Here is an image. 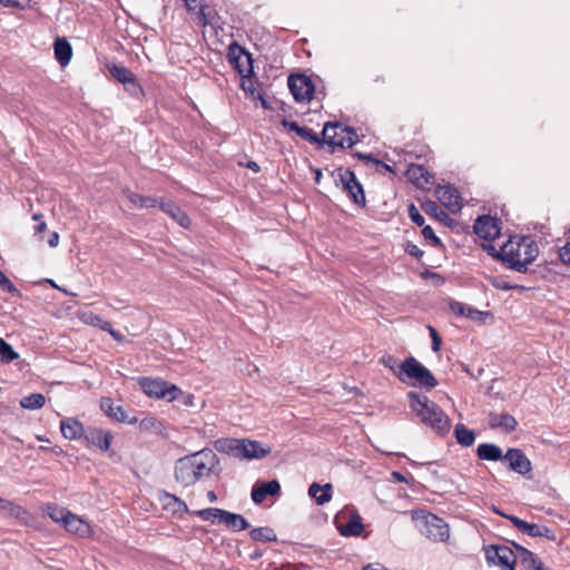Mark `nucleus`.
I'll use <instances>...</instances> for the list:
<instances>
[{
	"label": "nucleus",
	"mask_w": 570,
	"mask_h": 570,
	"mask_svg": "<svg viewBox=\"0 0 570 570\" xmlns=\"http://www.w3.org/2000/svg\"><path fill=\"white\" fill-rule=\"evenodd\" d=\"M220 473L219 458L210 449H203L178 459L174 468L175 480L183 487H191L204 478Z\"/></svg>",
	"instance_id": "obj_1"
},
{
	"label": "nucleus",
	"mask_w": 570,
	"mask_h": 570,
	"mask_svg": "<svg viewBox=\"0 0 570 570\" xmlns=\"http://www.w3.org/2000/svg\"><path fill=\"white\" fill-rule=\"evenodd\" d=\"M539 255L537 243L529 236L511 237L493 254L510 269L525 273Z\"/></svg>",
	"instance_id": "obj_2"
},
{
	"label": "nucleus",
	"mask_w": 570,
	"mask_h": 570,
	"mask_svg": "<svg viewBox=\"0 0 570 570\" xmlns=\"http://www.w3.org/2000/svg\"><path fill=\"white\" fill-rule=\"evenodd\" d=\"M407 399L410 407L420 417L422 423L429 425L441 435L450 431L451 420L435 402L414 391L407 393Z\"/></svg>",
	"instance_id": "obj_3"
},
{
	"label": "nucleus",
	"mask_w": 570,
	"mask_h": 570,
	"mask_svg": "<svg viewBox=\"0 0 570 570\" xmlns=\"http://www.w3.org/2000/svg\"><path fill=\"white\" fill-rule=\"evenodd\" d=\"M396 377L402 383L428 390L434 389L438 385V380L431 371L413 356L406 357L399 365Z\"/></svg>",
	"instance_id": "obj_4"
},
{
	"label": "nucleus",
	"mask_w": 570,
	"mask_h": 570,
	"mask_svg": "<svg viewBox=\"0 0 570 570\" xmlns=\"http://www.w3.org/2000/svg\"><path fill=\"white\" fill-rule=\"evenodd\" d=\"M323 144L328 145L333 149L335 147L351 148L357 141V134L351 127H342L338 122H326L323 131Z\"/></svg>",
	"instance_id": "obj_5"
},
{
	"label": "nucleus",
	"mask_w": 570,
	"mask_h": 570,
	"mask_svg": "<svg viewBox=\"0 0 570 570\" xmlns=\"http://www.w3.org/2000/svg\"><path fill=\"white\" fill-rule=\"evenodd\" d=\"M138 382L144 393L150 397L174 401L181 393L180 389L175 384H169L159 379L140 377Z\"/></svg>",
	"instance_id": "obj_6"
},
{
	"label": "nucleus",
	"mask_w": 570,
	"mask_h": 570,
	"mask_svg": "<svg viewBox=\"0 0 570 570\" xmlns=\"http://www.w3.org/2000/svg\"><path fill=\"white\" fill-rule=\"evenodd\" d=\"M485 560L489 564L498 566L502 570H514L515 548L503 544H491L485 548Z\"/></svg>",
	"instance_id": "obj_7"
},
{
	"label": "nucleus",
	"mask_w": 570,
	"mask_h": 570,
	"mask_svg": "<svg viewBox=\"0 0 570 570\" xmlns=\"http://www.w3.org/2000/svg\"><path fill=\"white\" fill-rule=\"evenodd\" d=\"M337 171L342 189L354 204L364 207L366 204L364 189L361 183L356 179L355 174L350 169L343 170L342 168Z\"/></svg>",
	"instance_id": "obj_8"
},
{
	"label": "nucleus",
	"mask_w": 570,
	"mask_h": 570,
	"mask_svg": "<svg viewBox=\"0 0 570 570\" xmlns=\"http://www.w3.org/2000/svg\"><path fill=\"white\" fill-rule=\"evenodd\" d=\"M288 88L297 102H309L315 92L312 79L305 75H291Z\"/></svg>",
	"instance_id": "obj_9"
},
{
	"label": "nucleus",
	"mask_w": 570,
	"mask_h": 570,
	"mask_svg": "<svg viewBox=\"0 0 570 570\" xmlns=\"http://www.w3.org/2000/svg\"><path fill=\"white\" fill-rule=\"evenodd\" d=\"M498 513L500 514V512ZM501 515L507 518L520 532L525 533L532 538H546L550 541L557 540L556 532L546 525L529 523L515 515H505L503 513H501Z\"/></svg>",
	"instance_id": "obj_10"
},
{
	"label": "nucleus",
	"mask_w": 570,
	"mask_h": 570,
	"mask_svg": "<svg viewBox=\"0 0 570 570\" xmlns=\"http://www.w3.org/2000/svg\"><path fill=\"white\" fill-rule=\"evenodd\" d=\"M509 470L520 474L528 475L532 471V464L529 458L521 449L509 448L502 460Z\"/></svg>",
	"instance_id": "obj_11"
},
{
	"label": "nucleus",
	"mask_w": 570,
	"mask_h": 570,
	"mask_svg": "<svg viewBox=\"0 0 570 570\" xmlns=\"http://www.w3.org/2000/svg\"><path fill=\"white\" fill-rule=\"evenodd\" d=\"M474 233L483 239L492 240L500 235V222L490 215L479 216L473 224Z\"/></svg>",
	"instance_id": "obj_12"
},
{
	"label": "nucleus",
	"mask_w": 570,
	"mask_h": 570,
	"mask_svg": "<svg viewBox=\"0 0 570 570\" xmlns=\"http://www.w3.org/2000/svg\"><path fill=\"white\" fill-rule=\"evenodd\" d=\"M100 409L107 416L120 423L135 424L138 421L136 416L130 417L125 409L116 405L110 397H101Z\"/></svg>",
	"instance_id": "obj_13"
},
{
	"label": "nucleus",
	"mask_w": 570,
	"mask_h": 570,
	"mask_svg": "<svg viewBox=\"0 0 570 570\" xmlns=\"http://www.w3.org/2000/svg\"><path fill=\"white\" fill-rule=\"evenodd\" d=\"M109 72L115 79L121 82L131 95H137L141 91V87L137 82L135 75L128 68L112 65L109 67Z\"/></svg>",
	"instance_id": "obj_14"
},
{
	"label": "nucleus",
	"mask_w": 570,
	"mask_h": 570,
	"mask_svg": "<svg viewBox=\"0 0 570 570\" xmlns=\"http://www.w3.org/2000/svg\"><path fill=\"white\" fill-rule=\"evenodd\" d=\"M240 460H261L272 452L271 446H264L258 441L240 440Z\"/></svg>",
	"instance_id": "obj_15"
},
{
	"label": "nucleus",
	"mask_w": 570,
	"mask_h": 570,
	"mask_svg": "<svg viewBox=\"0 0 570 570\" xmlns=\"http://www.w3.org/2000/svg\"><path fill=\"white\" fill-rule=\"evenodd\" d=\"M87 445H92L101 451H108L114 439L110 431L89 426L86 430L85 438Z\"/></svg>",
	"instance_id": "obj_16"
},
{
	"label": "nucleus",
	"mask_w": 570,
	"mask_h": 570,
	"mask_svg": "<svg viewBox=\"0 0 570 570\" xmlns=\"http://www.w3.org/2000/svg\"><path fill=\"white\" fill-rule=\"evenodd\" d=\"M438 199L451 212L462 208L461 197L458 189L451 185L439 186L435 190Z\"/></svg>",
	"instance_id": "obj_17"
},
{
	"label": "nucleus",
	"mask_w": 570,
	"mask_h": 570,
	"mask_svg": "<svg viewBox=\"0 0 570 570\" xmlns=\"http://www.w3.org/2000/svg\"><path fill=\"white\" fill-rule=\"evenodd\" d=\"M159 208L179 226L188 228L191 224L188 215L173 200L159 198Z\"/></svg>",
	"instance_id": "obj_18"
},
{
	"label": "nucleus",
	"mask_w": 570,
	"mask_h": 570,
	"mask_svg": "<svg viewBox=\"0 0 570 570\" xmlns=\"http://www.w3.org/2000/svg\"><path fill=\"white\" fill-rule=\"evenodd\" d=\"M281 492V484L277 480L256 482L252 489V500L261 504L267 495H277Z\"/></svg>",
	"instance_id": "obj_19"
},
{
	"label": "nucleus",
	"mask_w": 570,
	"mask_h": 570,
	"mask_svg": "<svg viewBox=\"0 0 570 570\" xmlns=\"http://www.w3.org/2000/svg\"><path fill=\"white\" fill-rule=\"evenodd\" d=\"M406 176L419 188H428L433 183V176L423 165L411 164L407 167Z\"/></svg>",
	"instance_id": "obj_20"
},
{
	"label": "nucleus",
	"mask_w": 570,
	"mask_h": 570,
	"mask_svg": "<svg viewBox=\"0 0 570 570\" xmlns=\"http://www.w3.org/2000/svg\"><path fill=\"white\" fill-rule=\"evenodd\" d=\"M489 426L491 429H500L507 433H512L517 430L518 422L509 413H495L490 412L489 413Z\"/></svg>",
	"instance_id": "obj_21"
},
{
	"label": "nucleus",
	"mask_w": 570,
	"mask_h": 570,
	"mask_svg": "<svg viewBox=\"0 0 570 570\" xmlns=\"http://www.w3.org/2000/svg\"><path fill=\"white\" fill-rule=\"evenodd\" d=\"M60 431L68 440L85 438L86 430L82 423L75 417H65L60 421Z\"/></svg>",
	"instance_id": "obj_22"
},
{
	"label": "nucleus",
	"mask_w": 570,
	"mask_h": 570,
	"mask_svg": "<svg viewBox=\"0 0 570 570\" xmlns=\"http://www.w3.org/2000/svg\"><path fill=\"white\" fill-rule=\"evenodd\" d=\"M159 500L163 502L164 508L166 510L171 511L174 514L183 515L190 513L186 502L176 497L175 494H171L167 491H161L159 493Z\"/></svg>",
	"instance_id": "obj_23"
},
{
	"label": "nucleus",
	"mask_w": 570,
	"mask_h": 570,
	"mask_svg": "<svg viewBox=\"0 0 570 570\" xmlns=\"http://www.w3.org/2000/svg\"><path fill=\"white\" fill-rule=\"evenodd\" d=\"M63 528L81 538H89L92 533L90 524L72 512L67 517Z\"/></svg>",
	"instance_id": "obj_24"
},
{
	"label": "nucleus",
	"mask_w": 570,
	"mask_h": 570,
	"mask_svg": "<svg viewBox=\"0 0 570 570\" xmlns=\"http://www.w3.org/2000/svg\"><path fill=\"white\" fill-rule=\"evenodd\" d=\"M428 537L434 541H445L449 539V527L442 519L432 515L431 520L426 521Z\"/></svg>",
	"instance_id": "obj_25"
},
{
	"label": "nucleus",
	"mask_w": 570,
	"mask_h": 570,
	"mask_svg": "<svg viewBox=\"0 0 570 570\" xmlns=\"http://www.w3.org/2000/svg\"><path fill=\"white\" fill-rule=\"evenodd\" d=\"M216 451L240 460V440L222 438L215 441Z\"/></svg>",
	"instance_id": "obj_26"
},
{
	"label": "nucleus",
	"mask_w": 570,
	"mask_h": 570,
	"mask_svg": "<svg viewBox=\"0 0 570 570\" xmlns=\"http://www.w3.org/2000/svg\"><path fill=\"white\" fill-rule=\"evenodd\" d=\"M502 449L494 443H480L476 448V456L482 461H502Z\"/></svg>",
	"instance_id": "obj_27"
},
{
	"label": "nucleus",
	"mask_w": 570,
	"mask_h": 570,
	"mask_svg": "<svg viewBox=\"0 0 570 570\" xmlns=\"http://www.w3.org/2000/svg\"><path fill=\"white\" fill-rule=\"evenodd\" d=\"M332 484L326 483L324 485H320L314 482L308 488V495L315 500L317 505H323L331 501L332 499Z\"/></svg>",
	"instance_id": "obj_28"
},
{
	"label": "nucleus",
	"mask_w": 570,
	"mask_h": 570,
	"mask_svg": "<svg viewBox=\"0 0 570 570\" xmlns=\"http://www.w3.org/2000/svg\"><path fill=\"white\" fill-rule=\"evenodd\" d=\"M220 523L226 524V527H228L235 532L243 531L249 528V523L242 514L233 513L226 510L222 512Z\"/></svg>",
	"instance_id": "obj_29"
},
{
	"label": "nucleus",
	"mask_w": 570,
	"mask_h": 570,
	"mask_svg": "<svg viewBox=\"0 0 570 570\" xmlns=\"http://www.w3.org/2000/svg\"><path fill=\"white\" fill-rule=\"evenodd\" d=\"M55 57L61 66H67L72 56V48L66 38H57L53 45Z\"/></svg>",
	"instance_id": "obj_30"
},
{
	"label": "nucleus",
	"mask_w": 570,
	"mask_h": 570,
	"mask_svg": "<svg viewBox=\"0 0 570 570\" xmlns=\"http://www.w3.org/2000/svg\"><path fill=\"white\" fill-rule=\"evenodd\" d=\"M513 548H515V563L520 561L527 570H533L537 562L541 561L533 552L520 544L513 543Z\"/></svg>",
	"instance_id": "obj_31"
},
{
	"label": "nucleus",
	"mask_w": 570,
	"mask_h": 570,
	"mask_svg": "<svg viewBox=\"0 0 570 570\" xmlns=\"http://www.w3.org/2000/svg\"><path fill=\"white\" fill-rule=\"evenodd\" d=\"M363 530L364 525L357 513L352 514L345 524L338 527V531L343 537H358Z\"/></svg>",
	"instance_id": "obj_32"
},
{
	"label": "nucleus",
	"mask_w": 570,
	"mask_h": 570,
	"mask_svg": "<svg viewBox=\"0 0 570 570\" xmlns=\"http://www.w3.org/2000/svg\"><path fill=\"white\" fill-rule=\"evenodd\" d=\"M128 200L138 208H154L159 205V199L150 196H142L129 189L124 190Z\"/></svg>",
	"instance_id": "obj_33"
},
{
	"label": "nucleus",
	"mask_w": 570,
	"mask_h": 570,
	"mask_svg": "<svg viewBox=\"0 0 570 570\" xmlns=\"http://www.w3.org/2000/svg\"><path fill=\"white\" fill-rule=\"evenodd\" d=\"M236 48L239 51V56H234L233 58H230V60L235 62L238 72L243 76H248L253 73V62L250 55L240 47Z\"/></svg>",
	"instance_id": "obj_34"
},
{
	"label": "nucleus",
	"mask_w": 570,
	"mask_h": 570,
	"mask_svg": "<svg viewBox=\"0 0 570 570\" xmlns=\"http://www.w3.org/2000/svg\"><path fill=\"white\" fill-rule=\"evenodd\" d=\"M456 442L462 446H471L475 441V434L464 424L458 423L454 428Z\"/></svg>",
	"instance_id": "obj_35"
},
{
	"label": "nucleus",
	"mask_w": 570,
	"mask_h": 570,
	"mask_svg": "<svg viewBox=\"0 0 570 570\" xmlns=\"http://www.w3.org/2000/svg\"><path fill=\"white\" fill-rule=\"evenodd\" d=\"M0 511L4 515L14 517L17 519H23L27 515V510L21 505L14 504L12 501L2 499L0 497Z\"/></svg>",
	"instance_id": "obj_36"
},
{
	"label": "nucleus",
	"mask_w": 570,
	"mask_h": 570,
	"mask_svg": "<svg viewBox=\"0 0 570 570\" xmlns=\"http://www.w3.org/2000/svg\"><path fill=\"white\" fill-rule=\"evenodd\" d=\"M249 537L258 542H274L277 540L275 531L269 527L254 528L249 531Z\"/></svg>",
	"instance_id": "obj_37"
},
{
	"label": "nucleus",
	"mask_w": 570,
	"mask_h": 570,
	"mask_svg": "<svg viewBox=\"0 0 570 570\" xmlns=\"http://www.w3.org/2000/svg\"><path fill=\"white\" fill-rule=\"evenodd\" d=\"M46 404V397L41 393H31L20 400V406L26 410H39Z\"/></svg>",
	"instance_id": "obj_38"
},
{
	"label": "nucleus",
	"mask_w": 570,
	"mask_h": 570,
	"mask_svg": "<svg viewBox=\"0 0 570 570\" xmlns=\"http://www.w3.org/2000/svg\"><path fill=\"white\" fill-rule=\"evenodd\" d=\"M45 511L52 521L61 523L62 525L65 524L67 517L70 514L69 510L53 503H48Z\"/></svg>",
	"instance_id": "obj_39"
},
{
	"label": "nucleus",
	"mask_w": 570,
	"mask_h": 570,
	"mask_svg": "<svg viewBox=\"0 0 570 570\" xmlns=\"http://www.w3.org/2000/svg\"><path fill=\"white\" fill-rule=\"evenodd\" d=\"M223 509L218 508H206L197 511H193V514L198 515L203 520L212 521L213 523H220Z\"/></svg>",
	"instance_id": "obj_40"
},
{
	"label": "nucleus",
	"mask_w": 570,
	"mask_h": 570,
	"mask_svg": "<svg viewBox=\"0 0 570 570\" xmlns=\"http://www.w3.org/2000/svg\"><path fill=\"white\" fill-rule=\"evenodd\" d=\"M19 357V354L3 338L0 337V360L3 363H10Z\"/></svg>",
	"instance_id": "obj_41"
},
{
	"label": "nucleus",
	"mask_w": 570,
	"mask_h": 570,
	"mask_svg": "<svg viewBox=\"0 0 570 570\" xmlns=\"http://www.w3.org/2000/svg\"><path fill=\"white\" fill-rule=\"evenodd\" d=\"M492 285L497 289H501V291H511V289L524 291L525 289L524 286L510 283V282H508V281H505L503 278H495V279H493Z\"/></svg>",
	"instance_id": "obj_42"
},
{
	"label": "nucleus",
	"mask_w": 570,
	"mask_h": 570,
	"mask_svg": "<svg viewBox=\"0 0 570 570\" xmlns=\"http://www.w3.org/2000/svg\"><path fill=\"white\" fill-rule=\"evenodd\" d=\"M87 323L94 325V326H98L99 328H101L102 331H110V325L111 323L101 318L99 315H96V314H92L90 313L86 320Z\"/></svg>",
	"instance_id": "obj_43"
},
{
	"label": "nucleus",
	"mask_w": 570,
	"mask_h": 570,
	"mask_svg": "<svg viewBox=\"0 0 570 570\" xmlns=\"http://www.w3.org/2000/svg\"><path fill=\"white\" fill-rule=\"evenodd\" d=\"M566 235H567L566 243L563 246H561L559 248L558 254H559L560 261L563 264L570 265V230H568V233Z\"/></svg>",
	"instance_id": "obj_44"
},
{
	"label": "nucleus",
	"mask_w": 570,
	"mask_h": 570,
	"mask_svg": "<svg viewBox=\"0 0 570 570\" xmlns=\"http://www.w3.org/2000/svg\"><path fill=\"white\" fill-rule=\"evenodd\" d=\"M298 136L312 144L323 145V138L321 139L320 136L316 132H314L311 128L303 127L302 130H299Z\"/></svg>",
	"instance_id": "obj_45"
},
{
	"label": "nucleus",
	"mask_w": 570,
	"mask_h": 570,
	"mask_svg": "<svg viewBox=\"0 0 570 570\" xmlns=\"http://www.w3.org/2000/svg\"><path fill=\"white\" fill-rule=\"evenodd\" d=\"M489 315H490L489 312H482V311L473 308L469 305H468V309L465 313V317H468L472 321L481 322V323H483Z\"/></svg>",
	"instance_id": "obj_46"
},
{
	"label": "nucleus",
	"mask_w": 570,
	"mask_h": 570,
	"mask_svg": "<svg viewBox=\"0 0 570 570\" xmlns=\"http://www.w3.org/2000/svg\"><path fill=\"white\" fill-rule=\"evenodd\" d=\"M422 235L425 239L431 240L433 246H436V247L443 246L441 239L435 235L433 228L430 225L423 226Z\"/></svg>",
	"instance_id": "obj_47"
},
{
	"label": "nucleus",
	"mask_w": 570,
	"mask_h": 570,
	"mask_svg": "<svg viewBox=\"0 0 570 570\" xmlns=\"http://www.w3.org/2000/svg\"><path fill=\"white\" fill-rule=\"evenodd\" d=\"M140 428L144 430L159 431L161 423L154 416H146L140 421Z\"/></svg>",
	"instance_id": "obj_48"
},
{
	"label": "nucleus",
	"mask_w": 570,
	"mask_h": 570,
	"mask_svg": "<svg viewBox=\"0 0 570 570\" xmlns=\"http://www.w3.org/2000/svg\"><path fill=\"white\" fill-rule=\"evenodd\" d=\"M409 217L411 218V220L416 224L417 226H424V217L421 215V213L419 212V209L415 207L414 204H411L409 206Z\"/></svg>",
	"instance_id": "obj_49"
},
{
	"label": "nucleus",
	"mask_w": 570,
	"mask_h": 570,
	"mask_svg": "<svg viewBox=\"0 0 570 570\" xmlns=\"http://www.w3.org/2000/svg\"><path fill=\"white\" fill-rule=\"evenodd\" d=\"M428 328H429L430 336L432 340V351L438 352V351H440V347L442 344L441 336L439 335L438 331L433 326L429 325Z\"/></svg>",
	"instance_id": "obj_50"
},
{
	"label": "nucleus",
	"mask_w": 570,
	"mask_h": 570,
	"mask_svg": "<svg viewBox=\"0 0 570 570\" xmlns=\"http://www.w3.org/2000/svg\"><path fill=\"white\" fill-rule=\"evenodd\" d=\"M450 309L458 316H465L468 305L458 301H451L449 303Z\"/></svg>",
	"instance_id": "obj_51"
},
{
	"label": "nucleus",
	"mask_w": 570,
	"mask_h": 570,
	"mask_svg": "<svg viewBox=\"0 0 570 570\" xmlns=\"http://www.w3.org/2000/svg\"><path fill=\"white\" fill-rule=\"evenodd\" d=\"M404 249H405V252L409 255H411V256H413V257H415L417 259H420L424 255V252L422 249H420L415 244H413L411 242H407L405 244Z\"/></svg>",
	"instance_id": "obj_52"
},
{
	"label": "nucleus",
	"mask_w": 570,
	"mask_h": 570,
	"mask_svg": "<svg viewBox=\"0 0 570 570\" xmlns=\"http://www.w3.org/2000/svg\"><path fill=\"white\" fill-rule=\"evenodd\" d=\"M357 157L360 159H363L365 160L366 163H373V164H376V165H381L383 166L386 170L389 171H393L392 167L384 164L383 161L376 159L374 156H372L371 154L370 155H364V154H357Z\"/></svg>",
	"instance_id": "obj_53"
},
{
	"label": "nucleus",
	"mask_w": 570,
	"mask_h": 570,
	"mask_svg": "<svg viewBox=\"0 0 570 570\" xmlns=\"http://www.w3.org/2000/svg\"><path fill=\"white\" fill-rule=\"evenodd\" d=\"M382 363L384 364L385 367L390 368L393 372V374L396 376L399 365L396 363V360L393 356H391V355L383 356Z\"/></svg>",
	"instance_id": "obj_54"
},
{
	"label": "nucleus",
	"mask_w": 570,
	"mask_h": 570,
	"mask_svg": "<svg viewBox=\"0 0 570 570\" xmlns=\"http://www.w3.org/2000/svg\"><path fill=\"white\" fill-rule=\"evenodd\" d=\"M282 126L286 129H288L289 131H294L296 132L297 135H299V130H302V126H299L297 122L295 121H291V120H287L286 118H283L282 121H281Z\"/></svg>",
	"instance_id": "obj_55"
},
{
	"label": "nucleus",
	"mask_w": 570,
	"mask_h": 570,
	"mask_svg": "<svg viewBox=\"0 0 570 570\" xmlns=\"http://www.w3.org/2000/svg\"><path fill=\"white\" fill-rule=\"evenodd\" d=\"M26 0H0V3L4 7H11V8H24Z\"/></svg>",
	"instance_id": "obj_56"
},
{
	"label": "nucleus",
	"mask_w": 570,
	"mask_h": 570,
	"mask_svg": "<svg viewBox=\"0 0 570 570\" xmlns=\"http://www.w3.org/2000/svg\"><path fill=\"white\" fill-rule=\"evenodd\" d=\"M423 208L425 213L434 214L435 216H438V210L440 209L435 202H428L426 204L423 205Z\"/></svg>",
	"instance_id": "obj_57"
},
{
	"label": "nucleus",
	"mask_w": 570,
	"mask_h": 570,
	"mask_svg": "<svg viewBox=\"0 0 570 570\" xmlns=\"http://www.w3.org/2000/svg\"><path fill=\"white\" fill-rule=\"evenodd\" d=\"M188 11H194L200 7V0H183Z\"/></svg>",
	"instance_id": "obj_58"
},
{
	"label": "nucleus",
	"mask_w": 570,
	"mask_h": 570,
	"mask_svg": "<svg viewBox=\"0 0 570 570\" xmlns=\"http://www.w3.org/2000/svg\"><path fill=\"white\" fill-rule=\"evenodd\" d=\"M363 570H390V569L385 568L380 562H375V563H370V564L364 566Z\"/></svg>",
	"instance_id": "obj_59"
},
{
	"label": "nucleus",
	"mask_w": 570,
	"mask_h": 570,
	"mask_svg": "<svg viewBox=\"0 0 570 570\" xmlns=\"http://www.w3.org/2000/svg\"><path fill=\"white\" fill-rule=\"evenodd\" d=\"M58 242H59V235H58V233L53 232L48 239V244L50 247H56L58 245Z\"/></svg>",
	"instance_id": "obj_60"
},
{
	"label": "nucleus",
	"mask_w": 570,
	"mask_h": 570,
	"mask_svg": "<svg viewBox=\"0 0 570 570\" xmlns=\"http://www.w3.org/2000/svg\"><path fill=\"white\" fill-rule=\"evenodd\" d=\"M116 341L121 342L124 340V336L114 330L112 325H110V331H107Z\"/></svg>",
	"instance_id": "obj_61"
},
{
	"label": "nucleus",
	"mask_w": 570,
	"mask_h": 570,
	"mask_svg": "<svg viewBox=\"0 0 570 570\" xmlns=\"http://www.w3.org/2000/svg\"><path fill=\"white\" fill-rule=\"evenodd\" d=\"M392 476L397 482H406L405 476L401 472L394 471L392 472Z\"/></svg>",
	"instance_id": "obj_62"
},
{
	"label": "nucleus",
	"mask_w": 570,
	"mask_h": 570,
	"mask_svg": "<svg viewBox=\"0 0 570 570\" xmlns=\"http://www.w3.org/2000/svg\"><path fill=\"white\" fill-rule=\"evenodd\" d=\"M247 168L252 169L254 173H258L261 169L259 165L255 161H248Z\"/></svg>",
	"instance_id": "obj_63"
},
{
	"label": "nucleus",
	"mask_w": 570,
	"mask_h": 570,
	"mask_svg": "<svg viewBox=\"0 0 570 570\" xmlns=\"http://www.w3.org/2000/svg\"><path fill=\"white\" fill-rule=\"evenodd\" d=\"M533 570H550L549 568H547L542 561L540 562H537V566L533 568Z\"/></svg>",
	"instance_id": "obj_64"
}]
</instances>
